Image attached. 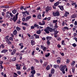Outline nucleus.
I'll return each mask as SVG.
<instances>
[{"instance_id":"nucleus-1","label":"nucleus","mask_w":77,"mask_h":77,"mask_svg":"<svg viewBox=\"0 0 77 77\" xmlns=\"http://www.w3.org/2000/svg\"><path fill=\"white\" fill-rule=\"evenodd\" d=\"M66 68V65H60L59 69L62 72L63 74H65V70Z\"/></svg>"},{"instance_id":"nucleus-2","label":"nucleus","mask_w":77,"mask_h":77,"mask_svg":"<svg viewBox=\"0 0 77 77\" xmlns=\"http://www.w3.org/2000/svg\"><path fill=\"white\" fill-rule=\"evenodd\" d=\"M53 29L49 27H46V29H44L45 32H46V33L47 34L49 33L50 32H53Z\"/></svg>"},{"instance_id":"nucleus-3","label":"nucleus","mask_w":77,"mask_h":77,"mask_svg":"<svg viewBox=\"0 0 77 77\" xmlns=\"http://www.w3.org/2000/svg\"><path fill=\"white\" fill-rule=\"evenodd\" d=\"M18 14H19V13H17L16 14L15 16L14 17L13 19L12 18H10V20L11 21H12L13 20L14 22H15V21L17 20V18H18Z\"/></svg>"},{"instance_id":"nucleus-4","label":"nucleus","mask_w":77,"mask_h":77,"mask_svg":"<svg viewBox=\"0 0 77 77\" xmlns=\"http://www.w3.org/2000/svg\"><path fill=\"white\" fill-rule=\"evenodd\" d=\"M31 73L32 74H35V73H36V71H35V70L34 69V66H32L31 67Z\"/></svg>"},{"instance_id":"nucleus-5","label":"nucleus","mask_w":77,"mask_h":77,"mask_svg":"<svg viewBox=\"0 0 77 77\" xmlns=\"http://www.w3.org/2000/svg\"><path fill=\"white\" fill-rule=\"evenodd\" d=\"M69 29H71V28H69L68 26H64L62 29V30L63 32H65V31H66V30H68Z\"/></svg>"},{"instance_id":"nucleus-6","label":"nucleus","mask_w":77,"mask_h":77,"mask_svg":"<svg viewBox=\"0 0 77 77\" xmlns=\"http://www.w3.org/2000/svg\"><path fill=\"white\" fill-rule=\"evenodd\" d=\"M52 14L54 17H56V16H59V12H53Z\"/></svg>"},{"instance_id":"nucleus-7","label":"nucleus","mask_w":77,"mask_h":77,"mask_svg":"<svg viewBox=\"0 0 77 77\" xmlns=\"http://www.w3.org/2000/svg\"><path fill=\"white\" fill-rule=\"evenodd\" d=\"M51 9V8L49 6H47V7L46 8V13H47Z\"/></svg>"},{"instance_id":"nucleus-8","label":"nucleus","mask_w":77,"mask_h":77,"mask_svg":"<svg viewBox=\"0 0 77 77\" xmlns=\"http://www.w3.org/2000/svg\"><path fill=\"white\" fill-rule=\"evenodd\" d=\"M57 62L58 64H59V63H60V62H61V58L60 57H58L57 58Z\"/></svg>"},{"instance_id":"nucleus-9","label":"nucleus","mask_w":77,"mask_h":77,"mask_svg":"<svg viewBox=\"0 0 77 77\" xmlns=\"http://www.w3.org/2000/svg\"><path fill=\"white\" fill-rule=\"evenodd\" d=\"M19 45L20 47V49H23V48L24 47V46H23V44L22 43H19Z\"/></svg>"},{"instance_id":"nucleus-10","label":"nucleus","mask_w":77,"mask_h":77,"mask_svg":"<svg viewBox=\"0 0 77 77\" xmlns=\"http://www.w3.org/2000/svg\"><path fill=\"white\" fill-rule=\"evenodd\" d=\"M32 17L30 16L27 17L26 18V21H28Z\"/></svg>"},{"instance_id":"nucleus-11","label":"nucleus","mask_w":77,"mask_h":77,"mask_svg":"<svg viewBox=\"0 0 77 77\" xmlns=\"http://www.w3.org/2000/svg\"><path fill=\"white\" fill-rule=\"evenodd\" d=\"M58 7L60 8V9L61 11H63L64 10V8H63V6H60V5H58Z\"/></svg>"},{"instance_id":"nucleus-12","label":"nucleus","mask_w":77,"mask_h":77,"mask_svg":"<svg viewBox=\"0 0 77 77\" xmlns=\"http://www.w3.org/2000/svg\"><path fill=\"white\" fill-rule=\"evenodd\" d=\"M54 27L55 28L54 29V30H55L56 29H57L58 28V26H57V23H56L54 26Z\"/></svg>"},{"instance_id":"nucleus-13","label":"nucleus","mask_w":77,"mask_h":77,"mask_svg":"<svg viewBox=\"0 0 77 77\" xmlns=\"http://www.w3.org/2000/svg\"><path fill=\"white\" fill-rule=\"evenodd\" d=\"M75 62L73 61L71 63V66H74L75 65Z\"/></svg>"},{"instance_id":"nucleus-14","label":"nucleus","mask_w":77,"mask_h":77,"mask_svg":"<svg viewBox=\"0 0 77 77\" xmlns=\"http://www.w3.org/2000/svg\"><path fill=\"white\" fill-rule=\"evenodd\" d=\"M9 36L8 35H7L5 37V40L6 42L9 41Z\"/></svg>"},{"instance_id":"nucleus-15","label":"nucleus","mask_w":77,"mask_h":77,"mask_svg":"<svg viewBox=\"0 0 77 77\" xmlns=\"http://www.w3.org/2000/svg\"><path fill=\"white\" fill-rule=\"evenodd\" d=\"M8 50L7 49H3L2 51H1V53H6Z\"/></svg>"},{"instance_id":"nucleus-16","label":"nucleus","mask_w":77,"mask_h":77,"mask_svg":"<svg viewBox=\"0 0 77 77\" xmlns=\"http://www.w3.org/2000/svg\"><path fill=\"white\" fill-rule=\"evenodd\" d=\"M13 35H16L17 34V31L16 30V29H15L13 32Z\"/></svg>"},{"instance_id":"nucleus-17","label":"nucleus","mask_w":77,"mask_h":77,"mask_svg":"<svg viewBox=\"0 0 77 77\" xmlns=\"http://www.w3.org/2000/svg\"><path fill=\"white\" fill-rule=\"evenodd\" d=\"M52 37H51L48 36L46 37V39L48 41H49V40H51V39Z\"/></svg>"},{"instance_id":"nucleus-18","label":"nucleus","mask_w":77,"mask_h":77,"mask_svg":"<svg viewBox=\"0 0 77 77\" xmlns=\"http://www.w3.org/2000/svg\"><path fill=\"white\" fill-rule=\"evenodd\" d=\"M17 10L14 9V10H13L12 11V12L13 13V14H16V13L17 12Z\"/></svg>"},{"instance_id":"nucleus-19","label":"nucleus","mask_w":77,"mask_h":77,"mask_svg":"<svg viewBox=\"0 0 77 77\" xmlns=\"http://www.w3.org/2000/svg\"><path fill=\"white\" fill-rule=\"evenodd\" d=\"M59 2H57L54 4V6H57L59 5Z\"/></svg>"},{"instance_id":"nucleus-20","label":"nucleus","mask_w":77,"mask_h":77,"mask_svg":"<svg viewBox=\"0 0 77 77\" xmlns=\"http://www.w3.org/2000/svg\"><path fill=\"white\" fill-rule=\"evenodd\" d=\"M31 43L32 45H34L35 43V41L33 40H32L31 41Z\"/></svg>"},{"instance_id":"nucleus-21","label":"nucleus","mask_w":77,"mask_h":77,"mask_svg":"<svg viewBox=\"0 0 77 77\" xmlns=\"http://www.w3.org/2000/svg\"><path fill=\"white\" fill-rule=\"evenodd\" d=\"M16 29L17 31H20V30H21V29L19 27L17 26L16 28Z\"/></svg>"},{"instance_id":"nucleus-22","label":"nucleus","mask_w":77,"mask_h":77,"mask_svg":"<svg viewBox=\"0 0 77 77\" xmlns=\"http://www.w3.org/2000/svg\"><path fill=\"white\" fill-rule=\"evenodd\" d=\"M53 66L54 68H58L59 66V65H53Z\"/></svg>"},{"instance_id":"nucleus-23","label":"nucleus","mask_w":77,"mask_h":77,"mask_svg":"<svg viewBox=\"0 0 77 77\" xmlns=\"http://www.w3.org/2000/svg\"><path fill=\"white\" fill-rule=\"evenodd\" d=\"M50 69V65H48L46 67V69L47 70H48Z\"/></svg>"},{"instance_id":"nucleus-24","label":"nucleus","mask_w":77,"mask_h":77,"mask_svg":"<svg viewBox=\"0 0 77 77\" xmlns=\"http://www.w3.org/2000/svg\"><path fill=\"white\" fill-rule=\"evenodd\" d=\"M47 65H48V63L47 62L43 64V67H45V66H47Z\"/></svg>"},{"instance_id":"nucleus-25","label":"nucleus","mask_w":77,"mask_h":77,"mask_svg":"<svg viewBox=\"0 0 77 77\" xmlns=\"http://www.w3.org/2000/svg\"><path fill=\"white\" fill-rule=\"evenodd\" d=\"M6 42L8 44V45H11V44H12V43L9 40L8 41H7V42Z\"/></svg>"},{"instance_id":"nucleus-26","label":"nucleus","mask_w":77,"mask_h":77,"mask_svg":"<svg viewBox=\"0 0 77 77\" xmlns=\"http://www.w3.org/2000/svg\"><path fill=\"white\" fill-rule=\"evenodd\" d=\"M50 53H47L45 55V56L46 57H49V56H50Z\"/></svg>"},{"instance_id":"nucleus-27","label":"nucleus","mask_w":77,"mask_h":77,"mask_svg":"<svg viewBox=\"0 0 77 77\" xmlns=\"http://www.w3.org/2000/svg\"><path fill=\"white\" fill-rule=\"evenodd\" d=\"M34 36H35V38H36V39L39 38V35H36V34H34Z\"/></svg>"},{"instance_id":"nucleus-28","label":"nucleus","mask_w":77,"mask_h":77,"mask_svg":"<svg viewBox=\"0 0 77 77\" xmlns=\"http://www.w3.org/2000/svg\"><path fill=\"white\" fill-rule=\"evenodd\" d=\"M9 41H14V38L12 37H10L9 38Z\"/></svg>"},{"instance_id":"nucleus-29","label":"nucleus","mask_w":77,"mask_h":77,"mask_svg":"<svg viewBox=\"0 0 77 77\" xmlns=\"http://www.w3.org/2000/svg\"><path fill=\"white\" fill-rule=\"evenodd\" d=\"M51 73L52 74H54V69H52L51 70Z\"/></svg>"},{"instance_id":"nucleus-30","label":"nucleus","mask_w":77,"mask_h":77,"mask_svg":"<svg viewBox=\"0 0 77 77\" xmlns=\"http://www.w3.org/2000/svg\"><path fill=\"white\" fill-rule=\"evenodd\" d=\"M5 18H10V16L8 15H6L5 16Z\"/></svg>"},{"instance_id":"nucleus-31","label":"nucleus","mask_w":77,"mask_h":77,"mask_svg":"<svg viewBox=\"0 0 77 77\" xmlns=\"http://www.w3.org/2000/svg\"><path fill=\"white\" fill-rule=\"evenodd\" d=\"M72 18H76V16L75 15H73L71 16Z\"/></svg>"},{"instance_id":"nucleus-32","label":"nucleus","mask_w":77,"mask_h":77,"mask_svg":"<svg viewBox=\"0 0 77 77\" xmlns=\"http://www.w3.org/2000/svg\"><path fill=\"white\" fill-rule=\"evenodd\" d=\"M16 69L18 70H20V69H21V67H20V66L16 67Z\"/></svg>"},{"instance_id":"nucleus-33","label":"nucleus","mask_w":77,"mask_h":77,"mask_svg":"<svg viewBox=\"0 0 77 77\" xmlns=\"http://www.w3.org/2000/svg\"><path fill=\"white\" fill-rule=\"evenodd\" d=\"M65 41L64 40H63L61 42L62 45H65Z\"/></svg>"},{"instance_id":"nucleus-34","label":"nucleus","mask_w":77,"mask_h":77,"mask_svg":"<svg viewBox=\"0 0 77 77\" xmlns=\"http://www.w3.org/2000/svg\"><path fill=\"white\" fill-rule=\"evenodd\" d=\"M25 12L26 11H25L22 12L23 14V16H24V17H26V14H25V13H26Z\"/></svg>"},{"instance_id":"nucleus-35","label":"nucleus","mask_w":77,"mask_h":77,"mask_svg":"<svg viewBox=\"0 0 77 77\" xmlns=\"http://www.w3.org/2000/svg\"><path fill=\"white\" fill-rule=\"evenodd\" d=\"M47 43L48 45L49 46L50 45V41L49 40H48L47 41Z\"/></svg>"},{"instance_id":"nucleus-36","label":"nucleus","mask_w":77,"mask_h":77,"mask_svg":"<svg viewBox=\"0 0 77 77\" xmlns=\"http://www.w3.org/2000/svg\"><path fill=\"white\" fill-rule=\"evenodd\" d=\"M76 5V2H74V1H73L72 3V5L74 6V5Z\"/></svg>"},{"instance_id":"nucleus-37","label":"nucleus","mask_w":77,"mask_h":77,"mask_svg":"<svg viewBox=\"0 0 77 77\" xmlns=\"http://www.w3.org/2000/svg\"><path fill=\"white\" fill-rule=\"evenodd\" d=\"M46 49H47V48H46V47H43V50L44 51H46Z\"/></svg>"},{"instance_id":"nucleus-38","label":"nucleus","mask_w":77,"mask_h":77,"mask_svg":"<svg viewBox=\"0 0 77 77\" xmlns=\"http://www.w3.org/2000/svg\"><path fill=\"white\" fill-rule=\"evenodd\" d=\"M72 71L73 73L74 72V71H75V68L74 67H73L72 68Z\"/></svg>"},{"instance_id":"nucleus-39","label":"nucleus","mask_w":77,"mask_h":77,"mask_svg":"<svg viewBox=\"0 0 77 77\" xmlns=\"http://www.w3.org/2000/svg\"><path fill=\"white\" fill-rule=\"evenodd\" d=\"M69 62H70V61H69V60L68 59H67L66 61V63H69Z\"/></svg>"},{"instance_id":"nucleus-40","label":"nucleus","mask_w":77,"mask_h":77,"mask_svg":"<svg viewBox=\"0 0 77 77\" xmlns=\"http://www.w3.org/2000/svg\"><path fill=\"white\" fill-rule=\"evenodd\" d=\"M72 46H73V47H75L76 46H77V45H76V44L75 43H74L72 45Z\"/></svg>"},{"instance_id":"nucleus-41","label":"nucleus","mask_w":77,"mask_h":77,"mask_svg":"<svg viewBox=\"0 0 77 77\" xmlns=\"http://www.w3.org/2000/svg\"><path fill=\"white\" fill-rule=\"evenodd\" d=\"M57 22V20H53V23H56Z\"/></svg>"},{"instance_id":"nucleus-42","label":"nucleus","mask_w":77,"mask_h":77,"mask_svg":"<svg viewBox=\"0 0 77 77\" xmlns=\"http://www.w3.org/2000/svg\"><path fill=\"white\" fill-rule=\"evenodd\" d=\"M35 51H33L32 52V53L31 54L33 56L34 55V54L35 53Z\"/></svg>"},{"instance_id":"nucleus-43","label":"nucleus","mask_w":77,"mask_h":77,"mask_svg":"<svg viewBox=\"0 0 77 77\" xmlns=\"http://www.w3.org/2000/svg\"><path fill=\"white\" fill-rule=\"evenodd\" d=\"M23 25H24L25 26H28V25H27V24L26 23H23Z\"/></svg>"},{"instance_id":"nucleus-44","label":"nucleus","mask_w":77,"mask_h":77,"mask_svg":"<svg viewBox=\"0 0 77 77\" xmlns=\"http://www.w3.org/2000/svg\"><path fill=\"white\" fill-rule=\"evenodd\" d=\"M35 29V26H31V29Z\"/></svg>"},{"instance_id":"nucleus-45","label":"nucleus","mask_w":77,"mask_h":77,"mask_svg":"<svg viewBox=\"0 0 77 77\" xmlns=\"http://www.w3.org/2000/svg\"><path fill=\"white\" fill-rule=\"evenodd\" d=\"M42 24H43V25H45V21H44V20H43L42 21Z\"/></svg>"},{"instance_id":"nucleus-46","label":"nucleus","mask_w":77,"mask_h":77,"mask_svg":"<svg viewBox=\"0 0 77 77\" xmlns=\"http://www.w3.org/2000/svg\"><path fill=\"white\" fill-rule=\"evenodd\" d=\"M24 65V63H21L20 64V66H23Z\"/></svg>"},{"instance_id":"nucleus-47","label":"nucleus","mask_w":77,"mask_h":77,"mask_svg":"<svg viewBox=\"0 0 77 77\" xmlns=\"http://www.w3.org/2000/svg\"><path fill=\"white\" fill-rule=\"evenodd\" d=\"M65 22L63 21L62 23V26H65Z\"/></svg>"},{"instance_id":"nucleus-48","label":"nucleus","mask_w":77,"mask_h":77,"mask_svg":"<svg viewBox=\"0 0 77 77\" xmlns=\"http://www.w3.org/2000/svg\"><path fill=\"white\" fill-rule=\"evenodd\" d=\"M5 7H6V6H3V5L1 6H0V7L1 8H5Z\"/></svg>"},{"instance_id":"nucleus-49","label":"nucleus","mask_w":77,"mask_h":77,"mask_svg":"<svg viewBox=\"0 0 77 77\" xmlns=\"http://www.w3.org/2000/svg\"><path fill=\"white\" fill-rule=\"evenodd\" d=\"M10 16H11V17H14V15H13V14H12V13H10Z\"/></svg>"},{"instance_id":"nucleus-50","label":"nucleus","mask_w":77,"mask_h":77,"mask_svg":"<svg viewBox=\"0 0 77 77\" xmlns=\"http://www.w3.org/2000/svg\"><path fill=\"white\" fill-rule=\"evenodd\" d=\"M60 54H61V56H64V54L63 53L60 52Z\"/></svg>"},{"instance_id":"nucleus-51","label":"nucleus","mask_w":77,"mask_h":77,"mask_svg":"<svg viewBox=\"0 0 77 77\" xmlns=\"http://www.w3.org/2000/svg\"><path fill=\"white\" fill-rule=\"evenodd\" d=\"M25 13L27 15H29V12L27 11H25Z\"/></svg>"},{"instance_id":"nucleus-52","label":"nucleus","mask_w":77,"mask_h":77,"mask_svg":"<svg viewBox=\"0 0 77 77\" xmlns=\"http://www.w3.org/2000/svg\"><path fill=\"white\" fill-rule=\"evenodd\" d=\"M16 51L17 50H16V49H14L13 51V52L14 53H15V54Z\"/></svg>"},{"instance_id":"nucleus-53","label":"nucleus","mask_w":77,"mask_h":77,"mask_svg":"<svg viewBox=\"0 0 77 77\" xmlns=\"http://www.w3.org/2000/svg\"><path fill=\"white\" fill-rule=\"evenodd\" d=\"M57 39L58 41H60L61 40V39L60 37H57Z\"/></svg>"},{"instance_id":"nucleus-54","label":"nucleus","mask_w":77,"mask_h":77,"mask_svg":"<svg viewBox=\"0 0 77 77\" xmlns=\"http://www.w3.org/2000/svg\"><path fill=\"white\" fill-rule=\"evenodd\" d=\"M23 69H24V70H26V69H27V68L26 67V66H24Z\"/></svg>"},{"instance_id":"nucleus-55","label":"nucleus","mask_w":77,"mask_h":77,"mask_svg":"<svg viewBox=\"0 0 77 77\" xmlns=\"http://www.w3.org/2000/svg\"><path fill=\"white\" fill-rule=\"evenodd\" d=\"M50 19H51V17H48L47 18V20H48V21H50Z\"/></svg>"},{"instance_id":"nucleus-56","label":"nucleus","mask_w":77,"mask_h":77,"mask_svg":"<svg viewBox=\"0 0 77 77\" xmlns=\"http://www.w3.org/2000/svg\"><path fill=\"white\" fill-rule=\"evenodd\" d=\"M29 77H34V75L32 74V75H29Z\"/></svg>"},{"instance_id":"nucleus-57","label":"nucleus","mask_w":77,"mask_h":77,"mask_svg":"<svg viewBox=\"0 0 77 77\" xmlns=\"http://www.w3.org/2000/svg\"><path fill=\"white\" fill-rule=\"evenodd\" d=\"M34 26L35 27H38V25L36 24H34Z\"/></svg>"},{"instance_id":"nucleus-58","label":"nucleus","mask_w":77,"mask_h":77,"mask_svg":"<svg viewBox=\"0 0 77 77\" xmlns=\"http://www.w3.org/2000/svg\"><path fill=\"white\" fill-rule=\"evenodd\" d=\"M1 47H2V48H5V45L3 44H2L1 45Z\"/></svg>"},{"instance_id":"nucleus-59","label":"nucleus","mask_w":77,"mask_h":77,"mask_svg":"<svg viewBox=\"0 0 77 77\" xmlns=\"http://www.w3.org/2000/svg\"><path fill=\"white\" fill-rule=\"evenodd\" d=\"M23 21H25V20L26 21V18H23L22 19Z\"/></svg>"},{"instance_id":"nucleus-60","label":"nucleus","mask_w":77,"mask_h":77,"mask_svg":"<svg viewBox=\"0 0 77 77\" xmlns=\"http://www.w3.org/2000/svg\"><path fill=\"white\" fill-rule=\"evenodd\" d=\"M5 15V14L4 12H2V16H3L4 17Z\"/></svg>"},{"instance_id":"nucleus-61","label":"nucleus","mask_w":77,"mask_h":77,"mask_svg":"<svg viewBox=\"0 0 77 77\" xmlns=\"http://www.w3.org/2000/svg\"><path fill=\"white\" fill-rule=\"evenodd\" d=\"M19 75H21V72L20 71H18L17 72Z\"/></svg>"},{"instance_id":"nucleus-62","label":"nucleus","mask_w":77,"mask_h":77,"mask_svg":"<svg viewBox=\"0 0 77 77\" xmlns=\"http://www.w3.org/2000/svg\"><path fill=\"white\" fill-rule=\"evenodd\" d=\"M17 23L18 24H20V23H21V21L20 20H19L17 22Z\"/></svg>"},{"instance_id":"nucleus-63","label":"nucleus","mask_w":77,"mask_h":77,"mask_svg":"<svg viewBox=\"0 0 77 77\" xmlns=\"http://www.w3.org/2000/svg\"><path fill=\"white\" fill-rule=\"evenodd\" d=\"M74 39L75 40V41L76 42H77V38L76 37H74Z\"/></svg>"},{"instance_id":"nucleus-64","label":"nucleus","mask_w":77,"mask_h":77,"mask_svg":"<svg viewBox=\"0 0 77 77\" xmlns=\"http://www.w3.org/2000/svg\"><path fill=\"white\" fill-rule=\"evenodd\" d=\"M74 24H75V26H77V22L76 21L75 22Z\"/></svg>"}]
</instances>
